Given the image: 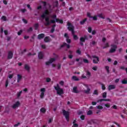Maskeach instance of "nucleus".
Here are the masks:
<instances>
[{
  "instance_id": "25",
  "label": "nucleus",
  "mask_w": 127,
  "mask_h": 127,
  "mask_svg": "<svg viewBox=\"0 0 127 127\" xmlns=\"http://www.w3.org/2000/svg\"><path fill=\"white\" fill-rule=\"evenodd\" d=\"M99 84L100 85H101L102 90H106V86H105V85H104V84L102 83V82H99Z\"/></svg>"
},
{
  "instance_id": "11",
  "label": "nucleus",
  "mask_w": 127,
  "mask_h": 127,
  "mask_svg": "<svg viewBox=\"0 0 127 127\" xmlns=\"http://www.w3.org/2000/svg\"><path fill=\"white\" fill-rule=\"evenodd\" d=\"M12 57H13V53L11 51H9L8 53L7 59H11Z\"/></svg>"
},
{
  "instance_id": "58",
  "label": "nucleus",
  "mask_w": 127,
  "mask_h": 127,
  "mask_svg": "<svg viewBox=\"0 0 127 127\" xmlns=\"http://www.w3.org/2000/svg\"><path fill=\"white\" fill-rule=\"evenodd\" d=\"M97 33V32H96L95 30H93L92 31V35H95V34H96Z\"/></svg>"
},
{
  "instance_id": "49",
  "label": "nucleus",
  "mask_w": 127,
  "mask_h": 127,
  "mask_svg": "<svg viewBox=\"0 0 127 127\" xmlns=\"http://www.w3.org/2000/svg\"><path fill=\"white\" fill-rule=\"evenodd\" d=\"M80 119H81V120H82V121H84L85 120V116L81 115L80 117Z\"/></svg>"
},
{
  "instance_id": "47",
  "label": "nucleus",
  "mask_w": 127,
  "mask_h": 127,
  "mask_svg": "<svg viewBox=\"0 0 127 127\" xmlns=\"http://www.w3.org/2000/svg\"><path fill=\"white\" fill-rule=\"evenodd\" d=\"M96 108L97 109H98L99 110H103V106H97Z\"/></svg>"
},
{
  "instance_id": "23",
  "label": "nucleus",
  "mask_w": 127,
  "mask_h": 127,
  "mask_svg": "<svg viewBox=\"0 0 127 127\" xmlns=\"http://www.w3.org/2000/svg\"><path fill=\"white\" fill-rule=\"evenodd\" d=\"M90 91H91V89L89 88V86H87V89L84 90V92L85 94H90Z\"/></svg>"
},
{
  "instance_id": "35",
  "label": "nucleus",
  "mask_w": 127,
  "mask_h": 127,
  "mask_svg": "<svg viewBox=\"0 0 127 127\" xmlns=\"http://www.w3.org/2000/svg\"><path fill=\"white\" fill-rule=\"evenodd\" d=\"M83 61L84 63H85L86 64H88L89 63V61L87 59H84L83 60Z\"/></svg>"
},
{
  "instance_id": "8",
  "label": "nucleus",
  "mask_w": 127,
  "mask_h": 127,
  "mask_svg": "<svg viewBox=\"0 0 127 127\" xmlns=\"http://www.w3.org/2000/svg\"><path fill=\"white\" fill-rule=\"evenodd\" d=\"M45 88H43L41 89V95H40V98L41 99H43L44 98V93H45Z\"/></svg>"
},
{
  "instance_id": "16",
  "label": "nucleus",
  "mask_w": 127,
  "mask_h": 127,
  "mask_svg": "<svg viewBox=\"0 0 127 127\" xmlns=\"http://www.w3.org/2000/svg\"><path fill=\"white\" fill-rule=\"evenodd\" d=\"M43 53L42 52H40L38 54V58L39 59H43Z\"/></svg>"
},
{
  "instance_id": "32",
  "label": "nucleus",
  "mask_w": 127,
  "mask_h": 127,
  "mask_svg": "<svg viewBox=\"0 0 127 127\" xmlns=\"http://www.w3.org/2000/svg\"><path fill=\"white\" fill-rule=\"evenodd\" d=\"M102 97L104 98H107V92H104L102 94Z\"/></svg>"
},
{
  "instance_id": "14",
  "label": "nucleus",
  "mask_w": 127,
  "mask_h": 127,
  "mask_svg": "<svg viewBox=\"0 0 127 127\" xmlns=\"http://www.w3.org/2000/svg\"><path fill=\"white\" fill-rule=\"evenodd\" d=\"M45 37V34H40L38 35V39H42L44 37Z\"/></svg>"
},
{
  "instance_id": "52",
  "label": "nucleus",
  "mask_w": 127,
  "mask_h": 127,
  "mask_svg": "<svg viewBox=\"0 0 127 127\" xmlns=\"http://www.w3.org/2000/svg\"><path fill=\"white\" fill-rule=\"evenodd\" d=\"M22 21H23V23H25V24H27V20H25V19L23 18Z\"/></svg>"
},
{
  "instance_id": "24",
  "label": "nucleus",
  "mask_w": 127,
  "mask_h": 127,
  "mask_svg": "<svg viewBox=\"0 0 127 127\" xmlns=\"http://www.w3.org/2000/svg\"><path fill=\"white\" fill-rule=\"evenodd\" d=\"M44 41H45V42H49L50 41V39H49V37H46L44 39Z\"/></svg>"
},
{
  "instance_id": "57",
  "label": "nucleus",
  "mask_w": 127,
  "mask_h": 127,
  "mask_svg": "<svg viewBox=\"0 0 127 127\" xmlns=\"http://www.w3.org/2000/svg\"><path fill=\"white\" fill-rule=\"evenodd\" d=\"M91 18H93V20H97L98 18H97V16H92Z\"/></svg>"
},
{
  "instance_id": "38",
  "label": "nucleus",
  "mask_w": 127,
  "mask_h": 127,
  "mask_svg": "<svg viewBox=\"0 0 127 127\" xmlns=\"http://www.w3.org/2000/svg\"><path fill=\"white\" fill-rule=\"evenodd\" d=\"M66 41L67 42V43H68V44H70V43H71V39L67 38L66 39Z\"/></svg>"
},
{
  "instance_id": "36",
  "label": "nucleus",
  "mask_w": 127,
  "mask_h": 127,
  "mask_svg": "<svg viewBox=\"0 0 127 127\" xmlns=\"http://www.w3.org/2000/svg\"><path fill=\"white\" fill-rule=\"evenodd\" d=\"M97 16H98V17H100L101 18H105V17L103 16V14L102 13H100L99 14H98L97 15Z\"/></svg>"
},
{
  "instance_id": "30",
  "label": "nucleus",
  "mask_w": 127,
  "mask_h": 127,
  "mask_svg": "<svg viewBox=\"0 0 127 127\" xmlns=\"http://www.w3.org/2000/svg\"><path fill=\"white\" fill-rule=\"evenodd\" d=\"M59 5V3H58V1H56L55 3V5L54 6V7H58V6Z\"/></svg>"
},
{
  "instance_id": "59",
  "label": "nucleus",
  "mask_w": 127,
  "mask_h": 127,
  "mask_svg": "<svg viewBox=\"0 0 127 127\" xmlns=\"http://www.w3.org/2000/svg\"><path fill=\"white\" fill-rule=\"evenodd\" d=\"M4 33L5 35H7V34H8V32L7 31V30H5L4 31Z\"/></svg>"
},
{
  "instance_id": "3",
  "label": "nucleus",
  "mask_w": 127,
  "mask_h": 127,
  "mask_svg": "<svg viewBox=\"0 0 127 127\" xmlns=\"http://www.w3.org/2000/svg\"><path fill=\"white\" fill-rule=\"evenodd\" d=\"M54 88L55 90L57 91L58 95H60V96H61V95H63V94H64L63 89L60 88V86H59V84H57V86H54Z\"/></svg>"
},
{
  "instance_id": "34",
  "label": "nucleus",
  "mask_w": 127,
  "mask_h": 127,
  "mask_svg": "<svg viewBox=\"0 0 127 127\" xmlns=\"http://www.w3.org/2000/svg\"><path fill=\"white\" fill-rule=\"evenodd\" d=\"M86 76H89V77L91 76V72H90L89 70H86Z\"/></svg>"
},
{
  "instance_id": "53",
  "label": "nucleus",
  "mask_w": 127,
  "mask_h": 127,
  "mask_svg": "<svg viewBox=\"0 0 127 127\" xmlns=\"http://www.w3.org/2000/svg\"><path fill=\"white\" fill-rule=\"evenodd\" d=\"M52 121H53V118L50 119L48 122V124H51L52 123Z\"/></svg>"
},
{
  "instance_id": "15",
  "label": "nucleus",
  "mask_w": 127,
  "mask_h": 127,
  "mask_svg": "<svg viewBox=\"0 0 127 127\" xmlns=\"http://www.w3.org/2000/svg\"><path fill=\"white\" fill-rule=\"evenodd\" d=\"M77 89V87L76 86L73 87L72 92L75 93V94H78V93H79V91Z\"/></svg>"
},
{
  "instance_id": "2",
  "label": "nucleus",
  "mask_w": 127,
  "mask_h": 127,
  "mask_svg": "<svg viewBox=\"0 0 127 127\" xmlns=\"http://www.w3.org/2000/svg\"><path fill=\"white\" fill-rule=\"evenodd\" d=\"M67 25L68 26V30H69V31H71V34L73 36V39L74 40H78V39H79V37H78V36L75 35V31L74 30L75 29V27H74V26L69 22H67Z\"/></svg>"
},
{
  "instance_id": "39",
  "label": "nucleus",
  "mask_w": 127,
  "mask_h": 127,
  "mask_svg": "<svg viewBox=\"0 0 127 127\" xmlns=\"http://www.w3.org/2000/svg\"><path fill=\"white\" fill-rule=\"evenodd\" d=\"M88 31L89 33H92V27H89L88 28Z\"/></svg>"
},
{
  "instance_id": "45",
  "label": "nucleus",
  "mask_w": 127,
  "mask_h": 127,
  "mask_svg": "<svg viewBox=\"0 0 127 127\" xmlns=\"http://www.w3.org/2000/svg\"><path fill=\"white\" fill-rule=\"evenodd\" d=\"M8 86V80L7 79L5 82V87L6 88Z\"/></svg>"
},
{
  "instance_id": "13",
  "label": "nucleus",
  "mask_w": 127,
  "mask_h": 127,
  "mask_svg": "<svg viewBox=\"0 0 127 127\" xmlns=\"http://www.w3.org/2000/svg\"><path fill=\"white\" fill-rule=\"evenodd\" d=\"M116 89V85H109L108 86L109 91H111V90H114Z\"/></svg>"
},
{
  "instance_id": "37",
  "label": "nucleus",
  "mask_w": 127,
  "mask_h": 127,
  "mask_svg": "<svg viewBox=\"0 0 127 127\" xmlns=\"http://www.w3.org/2000/svg\"><path fill=\"white\" fill-rule=\"evenodd\" d=\"M33 31V29H32V27H30L28 30H27V32H31Z\"/></svg>"
},
{
  "instance_id": "55",
  "label": "nucleus",
  "mask_w": 127,
  "mask_h": 127,
  "mask_svg": "<svg viewBox=\"0 0 127 127\" xmlns=\"http://www.w3.org/2000/svg\"><path fill=\"white\" fill-rule=\"evenodd\" d=\"M54 31H55V28H52V29L51 30V33H53V32H54Z\"/></svg>"
},
{
  "instance_id": "20",
  "label": "nucleus",
  "mask_w": 127,
  "mask_h": 127,
  "mask_svg": "<svg viewBox=\"0 0 127 127\" xmlns=\"http://www.w3.org/2000/svg\"><path fill=\"white\" fill-rule=\"evenodd\" d=\"M71 80H73V81H79L80 79L77 77V76H73L72 77H71Z\"/></svg>"
},
{
  "instance_id": "46",
  "label": "nucleus",
  "mask_w": 127,
  "mask_h": 127,
  "mask_svg": "<svg viewBox=\"0 0 127 127\" xmlns=\"http://www.w3.org/2000/svg\"><path fill=\"white\" fill-rule=\"evenodd\" d=\"M93 94H94V95H97V96H98V90H95L94 91Z\"/></svg>"
},
{
  "instance_id": "12",
  "label": "nucleus",
  "mask_w": 127,
  "mask_h": 127,
  "mask_svg": "<svg viewBox=\"0 0 127 127\" xmlns=\"http://www.w3.org/2000/svg\"><path fill=\"white\" fill-rule=\"evenodd\" d=\"M79 40L80 41V45H81V46H84V42H85V39L84 38V37H81L79 39Z\"/></svg>"
},
{
  "instance_id": "56",
  "label": "nucleus",
  "mask_w": 127,
  "mask_h": 127,
  "mask_svg": "<svg viewBox=\"0 0 127 127\" xmlns=\"http://www.w3.org/2000/svg\"><path fill=\"white\" fill-rule=\"evenodd\" d=\"M21 33H22V30H20L18 32V35H21Z\"/></svg>"
},
{
  "instance_id": "19",
  "label": "nucleus",
  "mask_w": 127,
  "mask_h": 127,
  "mask_svg": "<svg viewBox=\"0 0 127 127\" xmlns=\"http://www.w3.org/2000/svg\"><path fill=\"white\" fill-rule=\"evenodd\" d=\"M21 79H22V76L20 74H17V83H19Z\"/></svg>"
},
{
  "instance_id": "17",
  "label": "nucleus",
  "mask_w": 127,
  "mask_h": 127,
  "mask_svg": "<svg viewBox=\"0 0 127 127\" xmlns=\"http://www.w3.org/2000/svg\"><path fill=\"white\" fill-rule=\"evenodd\" d=\"M103 101H104L105 102H111V100L109 99H101L98 100L97 103H99V102H103Z\"/></svg>"
},
{
  "instance_id": "4",
  "label": "nucleus",
  "mask_w": 127,
  "mask_h": 127,
  "mask_svg": "<svg viewBox=\"0 0 127 127\" xmlns=\"http://www.w3.org/2000/svg\"><path fill=\"white\" fill-rule=\"evenodd\" d=\"M63 114L67 122H69V115H70L69 112L66 111L65 110H63Z\"/></svg>"
},
{
  "instance_id": "51",
  "label": "nucleus",
  "mask_w": 127,
  "mask_h": 127,
  "mask_svg": "<svg viewBox=\"0 0 127 127\" xmlns=\"http://www.w3.org/2000/svg\"><path fill=\"white\" fill-rule=\"evenodd\" d=\"M60 84H61V86H64V81L62 80L60 82Z\"/></svg>"
},
{
  "instance_id": "33",
  "label": "nucleus",
  "mask_w": 127,
  "mask_h": 127,
  "mask_svg": "<svg viewBox=\"0 0 127 127\" xmlns=\"http://www.w3.org/2000/svg\"><path fill=\"white\" fill-rule=\"evenodd\" d=\"M22 93V91H21L20 92H19L17 94V98H19V97H20V96L21 95V94Z\"/></svg>"
},
{
  "instance_id": "54",
  "label": "nucleus",
  "mask_w": 127,
  "mask_h": 127,
  "mask_svg": "<svg viewBox=\"0 0 127 127\" xmlns=\"http://www.w3.org/2000/svg\"><path fill=\"white\" fill-rule=\"evenodd\" d=\"M105 106L106 107V108H110L111 107V106L110 105V103L105 104Z\"/></svg>"
},
{
  "instance_id": "64",
  "label": "nucleus",
  "mask_w": 127,
  "mask_h": 127,
  "mask_svg": "<svg viewBox=\"0 0 127 127\" xmlns=\"http://www.w3.org/2000/svg\"><path fill=\"white\" fill-rule=\"evenodd\" d=\"M3 3H4V4H7V1H6V0H3Z\"/></svg>"
},
{
  "instance_id": "29",
  "label": "nucleus",
  "mask_w": 127,
  "mask_h": 127,
  "mask_svg": "<svg viewBox=\"0 0 127 127\" xmlns=\"http://www.w3.org/2000/svg\"><path fill=\"white\" fill-rule=\"evenodd\" d=\"M1 19L2 20H3V21H6V16H2L1 17Z\"/></svg>"
},
{
  "instance_id": "28",
  "label": "nucleus",
  "mask_w": 127,
  "mask_h": 127,
  "mask_svg": "<svg viewBox=\"0 0 127 127\" xmlns=\"http://www.w3.org/2000/svg\"><path fill=\"white\" fill-rule=\"evenodd\" d=\"M39 26V24H38V23H36V24H35L34 27H35V30H37V29L38 28Z\"/></svg>"
},
{
  "instance_id": "31",
  "label": "nucleus",
  "mask_w": 127,
  "mask_h": 127,
  "mask_svg": "<svg viewBox=\"0 0 127 127\" xmlns=\"http://www.w3.org/2000/svg\"><path fill=\"white\" fill-rule=\"evenodd\" d=\"M40 112H41V113H44L46 112V109H45L44 108H42L40 109Z\"/></svg>"
},
{
  "instance_id": "9",
  "label": "nucleus",
  "mask_w": 127,
  "mask_h": 127,
  "mask_svg": "<svg viewBox=\"0 0 127 127\" xmlns=\"http://www.w3.org/2000/svg\"><path fill=\"white\" fill-rule=\"evenodd\" d=\"M92 58L97 59V61H96V60H93V63H94V64H98V62L100 61V59H99V57L96 56H92Z\"/></svg>"
},
{
  "instance_id": "1",
  "label": "nucleus",
  "mask_w": 127,
  "mask_h": 127,
  "mask_svg": "<svg viewBox=\"0 0 127 127\" xmlns=\"http://www.w3.org/2000/svg\"><path fill=\"white\" fill-rule=\"evenodd\" d=\"M42 3H43V6L45 7L46 9L44 10V11L42 13V15H41V18L43 19H44L47 15H49V11H48V9H47V7H46V5L48 6V8H51V5L49 3H47L45 1H42Z\"/></svg>"
},
{
  "instance_id": "44",
  "label": "nucleus",
  "mask_w": 127,
  "mask_h": 127,
  "mask_svg": "<svg viewBox=\"0 0 127 127\" xmlns=\"http://www.w3.org/2000/svg\"><path fill=\"white\" fill-rule=\"evenodd\" d=\"M107 47H109V43L105 44V46L103 47V49H105L107 48Z\"/></svg>"
},
{
  "instance_id": "22",
  "label": "nucleus",
  "mask_w": 127,
  "mask_h": 127,
  "mask_svg": "<svg viewBox=\"0 0 127 127\" xmlns=\"http://www.w3.org/2000/svg\"><path fill=\"white\" fill-rule=\"evenodd\" d=\"M24 68H25V70L28 71V72H29V71L30 70V67H29V65H28L27 64H25Z\"/></svg>"
},
{
  "instance_id": "5",
  "label": "nucleus",
  "mask_w": 127,
  "mask_h": 127,
  "mask_svg": "<svg viewBox=\"0 0 127 127\" xmlns=\"http://www.w3.org/2000/svg\"><path fill=\"white\" fill-rule=\"evenodd\" d=\"M118 48V47L116 45H111V48L110 49L109 51L110 53H114V52H116V50H117V49Z\"/></svg>"
},
{
  "instance_id": "43",
  "label": "nucleus",
  "mask_w": 127,
  "mask_h": 127,
  "mask_svg": "<svg viewBox=\"0 0 127 127\" xmlns=\"http://www.w3.org/2000/svg\"><path fill=\"white\" fill-rule=\"evenodd\" d=\"M46 81L47 83H49V82H51V79L50 78L48 77L46 78Z\"/></svg>"
},
{
  "instance_id": "41",
  "label": "nucleus",
  "mask_w": 127,
  "mask_h": 127,
  "mask_svg": "<svg viewBox=\"0 0 127 127\" xmlns=\"http://www.w3.org/2000/svg\"><path fill=\"white\" fill-rule=\"evenodd\" d=\"M66 45H67V43H64V44L61 46V48H63V47H65Z\"/></svg>"
},
{
  "instance_id": "62",
  "label": "nucleus",
  "mask_w": 127,
  "mask_h": 127,
  "mask_svg": "<svg viewBox=\"0 0 127 127\" xmlns=\"http://www.w3.org/2000/svg\"><path fill=\"white\" fill-rule=\"evenodd\" d=\"M87 16L88 17H89L90 18H92V16H91V13L88 12L87 13Z\"/></svg>"
},
{
  "instance_id": "18",
  "label": "nucleus",
  "mask_w": 127,
  "mask_h": 127,
  "mask_svg": "<svg viewBox=\"0 0 127 127\" xmlns=\"http://www.w3.org/2000/svg\"><path fill=\"white\" fill-rule=\"evenodd\" d=\"M96 44V41H93L89 43V45L91 47H94Z\"/></svg>"
},
{
  "instance_id": "60",
  "label": "nucleus",
  "mask_w": 127,
  "mask_h": 127,
  "mask_svg": "<svg viewBox=\"0 0 127 127\" xmlns=\"http://www.w3.org/2000/svg\"><path fill=\"white\" fill-rule=\"evenodd\" d=\"M58 69L59 70L61 69V64H58Z\"/></svg>"
},
{
  "instance_id": "48",
  "label": "nucleus",
  "mask_w": 127,
  "mask_h": 127,
  "mask_svg": "<svg viewBox=\"0 0 127 127\" xmlns=\"http://www.w3.org/2000/svg\"><path fill=\"white\" fill-rule=\"evenodd\" d=\"M97 69L98 67H97V66L92 67V70H94V71H97Z\"/></svg>"
},
{
  "instance_id": "40",
  "label": "nucleus",
  "mask_w": 127,
  "mask_h": 127,
  "mask_svg": "<svg viewBox=\"0 0 127 127\" xmlns=\"http://www.w3.org/2000/svg\"><path fill=\"white\" fill-rule=\"evenodd\" d=\"M64 37H65V38H66V39L69 38V35H68V34L67 33H64Z\"/></svg>"
},
{
  "instance_id": "61",
  "label": "nucleus",
  "mask_w": 127,
  "mask_h": 127,
  "mask_svg": "<svg viewBox=\"0 0 127 127\" xmlns=\"http://www.w3.org/2000/svg\"><path fill=\"white\" fill-rule=\"evenodd\" d=\"M76 53L77 54H79V55H81V51H80V50H78L76 51Z\"/></svg>"
},
{
  "instance_id": "27",
  "label": "nucleus",
  "mask_w": 127,
  "mask_h": 127,
  "mask_svg": "<svg viewBox=\"0 0 127 127\" xmlns=\"http://www.w3.org/2000/svg\"><path fill=\"white\" fill-rule=\"evenodd\" d=\"M87 115L88 116H91V115H93V112L92 110H89L87 112Z\"/></svg>"
},
{
  "instance_id": "26",
  "label": "nucleus",
  "mask_w": 127,
  "mask_h": 127,
  "mask_svg": "<svg viewBox=\"0 0 127 127\" xmlns=\"http://www.w3.org/2000/svg\"><path fill=\"white\" fill-rule=\"evenodd\" d=\"M105 69L107 72V74H110V67L109 66H106Z\"/></svg>"
},
{
  "instance_id": "6",
  "label": "nucleus",
  "mask_w": 127,
  "mask_h": 127,
  "mask_svg": "<svg viewBox=\"0 0 127 127\" xmlns=\"http://www.w3.org/2000/svg\"><path fill=\"white\" fill-rule=\"evenodd\" d=\"M55 61H56V58H51L49 61L46 62V65L49 66L50 64H52Z\"/></svg>"
},
{
  "instance_id": "21",
  "label": "nucleus",
  "mask_w": 127,
  "mask_h": 127,
  "mask_svg": "<svg viewBox=\"0 0 127 127\" xmlns=\"http://www.w3.org/2000/svg\"><path fill=\"white\" fill-rule=\"evenodd\" d=\"M87 20V18H85L84 19H83L82 21H80V24H81V25H83L85 24V22H86Z\"/></svg>"
},
{
  "instance_id": "42",
  "label": "nucleus",
  "mask_w": 127,
  "mask_h": 127,
  "mask_svg": "<svg viewBox=\"0 0 127 127\" xmlns=\"http://www.w3.org/2000/svg\"><path fill=\"white\" fill-rule=\"evenodd\" d=\"M122 84H127V80L124 79L122 81Z\"/></svg>"
},
{
  "instance_id": "50",
  "label": "nucleus",
  "mask_w": 127,
  "mask_h": 127,
  "mask_svg": "<svg viewBox=\"0 0 127 127\" xmlns=\"http://www.w3.org/2000/svg\"><path fill=\"white\" fill-rule=\"evenodd\" d=\"M83 38L84 39V40H88V39H89V38L87 35H84Z\"/></svg>"
},
{
  "instance_id": "10",
  "label": "nucleus",
  "mask_w": 127,
  "mask_h": 127,
  "mask_svg": "<svg viewBox=\"0 0 127 127\" xmlns=\"http://www.w3.org/2000/svg\"><path fill=\"white\" fill-rule=\"evenodd\" d=\"M20 106V102L19 101H17L12 106V108L13 109H16V108H18Z\"/></svg>"
},
{
  "instance_id": "63",
  "label": "nucleus",
  "mask_w": 127,
  "mask_h": 127,
  "mask_svg": "<svg viewBox=\"0 0 127 127\" xmlns=\"http://www.w3.org/2000/svg\"><path fill=\"white\" fill-rule=\"evenodd\" d=\"M50 22L51 23H55V20H54V19L51 20V21H50Z\"/></svg>"
},
{
  "instance_id": "7",
  "label": "nucleus",
  "mask_w": 127,
  "mask_h": 127,
  "mask_svg": "<svg viewBox=\"0 0 127 127\" xmlns=\"http://www.w3.org/2000/svg\"><path fill=\"white\" fill-rule=\"evenodd\" d=\"M45 19L46 23H44V25H45L46 26H48L49 25H50L51 23H50V20L49 19V17H46Z\"/></svg>"
}]
</instances>
